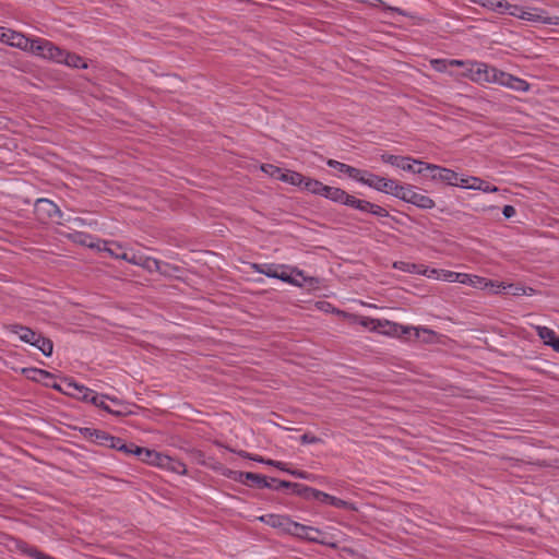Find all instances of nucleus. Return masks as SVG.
Returning <instances> with one entry per match:
<instances>
[{
  "label": "nucleus",
  "instance_id": "obj_1",
  "mask_svg": "<svg viewBox=\"0 0 559 559\" xmlns=\"http://www.w3.org/2000/svg\"><path fill=\"white\" fill-rule=\"evenodd\" d=\"M417 164V175L429 178L432 181L441 182L448 186L461 187L464 189L479 190L483 192H499V188L479 177L464 176L459 173L439 165L415 160Z\"/></svg>",
  "mask_w": 559,
  "mask_h": 559
},
{
  "label": "nucleus",
  "instance_id": "obj_2",
  "mask_svg": "<svg viewBox=\"0 0 559 559\" xmlns=\"http://www.w3.org/2000/svg\"><path fill=\"white\" fill-rule=\"evenodd\" d=\"M468 71L471 72V79L476 82L498 83L501 86L518 92H526L530 88V84L525 80L498 70L495 67H489L483 62L471 63Z\"/></svg>",
  "mask_w": 559,
  "mask_h": 559
},
{
  "label": "nucleus",
  "instance_id": "obj_3",
  "mask_svg": "<svg viewBox=\"0 0 559 559\" xmlns=\"http://www.w3.org/2000/svg\"><path fill=\"white\" fill-rule=\"evenodd\" d=\"M67 388L68 391H64V393L76 396L84 402H90L115 416H124L130 413L128 405L116 397L98 394L95 391L72 381L67 382Z\"/></svg>",
  "mask_w": 559,
  "mask_h": 559
},
{
  "label": "nucleus",
  "instance_id": "obj_4",
  "mask_svg": "<svg viewBox=\"0 0 559 559\" xmlns=\"http://www.w3.org/2000/svg\"><path fill=\"white\" fill-rule=\"evenodd\" d=\"M360 324L371 331H378L390 336H404L414 332L415 338L420 337V333L427 334L429 337L425 338V342H431V338L436 336V332L427 328H414L405 326L389 320L362 318Z\"/></svg>",
  "mask_w": 559,
  "mask_h": 559
},
{
  "label": "nucleus",
  "instance_id": "obj_5",
  "mask_svg": "<svg viewBox=\"0 0 559 559\" xmlns=\"http://www.w3.org/2000/svg\"><path fill=\"white\" fill-rule=\"evenodd\" d=\"M7 330L19 336L20 341L29 344L40 350L46 357L52 355L53 343L50 338L45 337L41 333L32 330L22 324H10Z\"/></svg>",
  "mask_w": 559,
  "mask_h": 559
},
{
  "label": "nucleus",
  "instance_id": "obj_6",
  "mask_svg": "<svg viewBox=\"0 0 559 559\" xmlns=\"http://www.w3.org/2000/svg\"><path fill=\"white\" fill-rule=\"evenodd\" d=\"M328 200L340 205L353 207L355 210H384L380 205L373 204L369 201L357 199L356 197L348 194L345 190L336 187L332 188L328 197Z\"/></svg>",
  "mask_w": 559,
  "mask_h": 559
},
{
  "label": "nucleus",
  "instance_id": "obj_7",
  "mask_svg": "<svg viewBox=\"0 0 559 559\" xmlns=\"http://www.w3.org/2000/svg\"><path fill=\"white\" fill-rule=\"evenodd\" d=\"M522 20L532 23H542L559 26V16H550L547 11L540 8L523 7Z\"/></svg>",
  "mask_w": 559,
  "mask_h": 559
},
{
  "label": "nucleus",
  "instance_id": "obj_8",
  "mask_svg": "<svg viewBox=\"0 0 559 559\" xmlns=\"http://www.w3.org/2000/svg\"><path fill=\"white\" fill-rule=\"evenodd\" d=\"M460 283L466 284V285H469V286H473V287L479 288V289L492 290L493 288H506L504 282L491 281V280H487L481 276L469 275V274H465V273H461Z\"/></svg>",
  "mask_w": 559,
  "mask_h": 559
},
{
  "label": "nucleus",
  "instance_id": "obj_9",
  "mask_svg": "<svg viewBox=\"0 0 559 559\" xmlns=\"http://www.w3.org/2000/svg\"><path fill=\"white\" fill-rule=\"evenodd\" d=\"M234 479L241 484L248 485L250 487L257 488H273V485L269 481V479L260 474L251 473V472H237Z\"/></svg>",
  "mask_w": 559,
  "mask_h": 559
},
{
  "label": "nucleus",
  "instance_id": "obj_10",
  "mask_svg": "<svg viewBox=\"0 0 559 559\" xmlns=\"http://www.w3.org/2000/svg\"><path fill=\"white\" fill-rule=\"evenodd\" d=\"M290 535L309 542L323 544V542L320 538L323 535V533L319 528L307 526L295 521L292 527Z\"/></svg>",
  "mask_w": 559,
  "mask_h": 559
},
{
  "label": "nucleus",
  "instance_id": "obj_11",
  "mask_svg": "<svg viewBox=\"0 0 559 559\" xmlns=\"http://www.w3.org/2000/svg\"><path fill=\"white\" fill-rule=\"evenodd\" d=\"M253 267L261 274L266 275L267 277L278 278L283 282L292 283L293 280L290 275L286 272V267L284 265L276 264H254Z\"/></svg>",
  "mask_w": 559,
  "mask_h": 559
},
{
  "label": "nucleus",
  "instance_id": "obj_12",
  "mask_svg": "<svg viewBox=\"0 0 559 559\" xmlns=\"http://www.w3.org/2000/svg\"><path fill=\"white\" fill-rule=\"evenodd\" d=\"M361 183L367 185L368 187L373 188L380 192L386 193L389 189H391L392 185L395 186V180L388 179L366 170Z\"/></svg>",
  "mask_w": 559,
  "mask_h": 559
},
{
  "label": "nucleus",
  "instance_id": "obj_13",
  "mask_svg": "<svg viewBox=\"0 0 559 559\" xmlns=\"http://www.w3.org/2000/svg\"><path fill=\"white\" fill-rule=\"evenodd\" d=\"M260 521L288 534H290L294 524V521L289 516L281 514H265L260 518Z\"/></svg>",
  "mask_w": 559,
  "mask_h": 559
},
{
  "label": "nucleus",
  "instance_id": "obj_14",
  "mask_svg": "<svg viewBox=\"0 0 559 559\" xmlns=\"http://www.w3.org/2000/svg\"><path fill=\"white\" fill-rule=\"evenodd\" d=\"M381 159L382 162L396 166L405 171L417 174V164L415 163L416 159H413L411 157L397 156L385 153L381 155Z\"/></svg>",
  "mask_w": 559,
  "mask_h": 559
},
{
  "label": "nucleus",
  "instance_id": "obj_15",
  "mask_svg": "<svg viewBox=\"0 0 559 559\" xmlns=\"http://www.w3.org/2000/svg\"><path fill=\"white\" fill-rule=\"evenodd\" d=\"M52 44L53 43L45 38H32L27 51L32 52L35 56L47 59L50 52L49 48L52 47Z\"/></svg>",
  "mask_w": 559,
  "mask_h": 559
},
{
  "label": "nucleus",
  "instance_id": "obj_16",
  "mask_svg": "<svg viewBox=\"0 0 559 559\" xmlns=\"http://www.w3.org/2000/svg\"><path fill=\"white\" fill-rule=\"evenodd\" d=\"M134 451L135 456H138L142 462L158 467L160 466V462L164 456L163 453L141 447L134 449Z\"/></svg>",
  "mask_w": 559,
  "mask_h": 559
},
{
  "label": "nucleus",
  "instance_id": "obj_17",
  "mask_svg": "<svg viewBox=\"0 0 559 559\" xmlns=\"http://www.w3.org/2000/svg\"><path fill=\"white\" fill-rule=\"evenodd\" d=\"M332 188L333 187L326 186L317 179L309 178L307 179L306 186H304L302 190L309 191L313 194L321 195L328 199Z\"/></svg>",
  "mask_w": 559,
  "mask_h": 559
},
{
  "label": "nucleus",
  "instance_id": "obj_18",
  "mask_svg": "<svg viewBox=\"0 0 559 559\" xmlns=\"http://www.w3.org/2000/svg\"><path fill=\"white\" fill-rule=\"evenodd\" d=\"M159 467L179 475L187 474V466L185 463L166 454H164Z\"/></svg>",
  "mask_w": 559,
  "mask_h": 559
},
{
  "label": "nucleus",
  "instance_id": "obj_19",
  "mask_svg": "<svg viewBox=\"0 0 559 559\" xmlns=\"http://www.w3.org/2000/svg\"><path fill=\"white\" fill-rule=\"evenodd\" d=\"M307 179H309V177H305L300 173L285 168L280 181L299 187L302 190L304 186H306Z\"/></svg>",
  "mask_w": 559,
  "mask_h": 559
},
{
  "label": "nucleus",
  "instance_id": "obj_20",
  "mask_svg": "<svg viewBox=\"0 0 559 559\" xmlns=\"http://www.w3.org/2000/svg\"><path fill=\"white\" fill-rule=\"evenodd\" d=\"M9 38L11 39L10 46L20 48L25 51L28 50V46H29L32 38H28L25 35H23L19 32H15V31H10Z\"/></svg>",
  "mask_w": 559,
  "mask_h": 559
},
{
  "label": "nucleus",
  "instance_id": "obj_21",
  "mask_svg": "<svg viewBox=\"0 0 559 559\" xmlns=\"http://www.w3.org/2000/svg\"><path fill=\"white\" fill-rule=\"evenodd\" d=\"M63 64H66L70 68H73V69H87L88 68V64L83 57H81L74 52H70V51H68V55H66V58L63 59Z\"/></svg>",
  "mask_w": 559,
  "mask_h": 559
},
{
  "label": "nucleus",
  "instance_id": "obj_22",
  "mask_svg": "<svg viewBox=\"0 0 559 559\" xmlns=\"http://www.w3.org/2000/svg\"><path fill=\"white\" fill-rule=\"evenodd\" d=\"M409 204H413L421 210H430L435 206V202L427 195L420 194L418 192H414V197L409 199Z\"/></svg>",
  "mask_w": 559,
  "mask_h": 559
},
{
  "label": "nucleus",
  "instance_id": "obj_23",
  "mask_svg": "<svg viewBox=\"0 0 559 559\" xmlns=\"http://www.w3.org/2000/svg\"><path fill=\"white\" fill-rule=\"evenodd\" d=\"M69 238L73 242L82 245V246H85V247H88V248L97 247L96 243L94 242L93 237L91 235H88V234H85V233L74 231L72 234H69Z\"/></svg>",
  "mask_w": 559,
  "mask_h": 559
},
{
  "label": "nucleus",
  "instance_id": "obj_24",
  "mask_svg": "<svg viewBox=\"0 0 559 559\" xmlns=\"http://www.w3.org/2000/svg\"><path fill=\"white\" fill-rule=\"evenodd\" d=\"M17 549L32 557V558H35V559H44V558H49V555L40 551L39 549H37L36 547H32V546H28L26 543L24 542H21L19 543L17 545Z\"/></svg>",
  "mask_w": 559,
  "mask_h": 559
},
{
  "label": "nucleus",
  "instance_id": "obj_25",
  "mask_svg": "<svg viewBox=\"0 0 559 559\" xmlns=\"http://www.w3.org/2000/svg\"><path fill=\"white\" fill-rule=\"evenodd\" d=\"M393 267L406 273L419 274L421 270V264L405 261H396L393 263Z\"/></svg>",
  "mask_w": 559,
  "mask_h": 559
},
{
  "label": "nucleus",
  "instance_id": "obj_26",
  "mask_svg": "<svg viewBox=\"0 0 559 559\" xmlns=\"http://www.w3.org/2000/svg\"><path fill=\"white\" fill-rule=\"evenodd\" d=\"M481 7L499 14H503V10L508 8L507 0H484Z\"/></svg>",
  "mask_w": 559,
  "mask_h": 559
},
{
  "label": "nucleus",
  "instance_id": "obj_27",
  "mask_svg": "<svg viewBox=\"0 0 559 559\" xmlns=\"http://www.w3.org/2000/svg\"><path fill=\"white\" fill-rule=\"evenodd\" d=\"M23 372L27 373V377L35 381H43L45 379L53 377L49 371L38 368L24 369Z\"/></svg>",
  "mask_w": 559,
  "mask_h": 559
},
{
  "label": "nucleus",
  "instance_id": "obj_28",
  "mask_svg": "<svg viewBox=\"0 0 559 559\" xmlns=\"http://www.w3.org/2000/svg\"><path fill=\"white\" fill-rule=\"evenodd\" d=\"M289 489H292L293 493L296 496L305 499H311V491L313 488L298 483H290Z\"/></svg>",
  "mask_w": 559,
  "mask_h": 559
},
{
  "label": "nucleus",
  "instance_id": "obj_29",
  "mask_svg": "<svg viewBox=\"0 0 559 559\" xmlns=\"http://www.w3.org/2000/svg\"><path fill=\"white\" fill-rule=\"evenodd\" d=\"M537 334L544 343L549 346H551L556 337L555 331L547 326H537Z\"/></svg>",
  "mask_w": 559,
  "mask_h": 559
},
{
  "label": "nucleus",
  "instance_id": "obj_30",
  "mask_svg": "<svg viewBox=\"0 0 559 559\" xmlns=\"http://www.w3.org/2000/svg\"><path fill=\"white\" fill-rule=\"evenodd\" d=\"M285 168H281L278 166H275L273 164H263L261 166V170L269 175L271 178L281 180L283 171Z\"/></svg>",
  "mask_w": 559,
  "mask_h": 559
},
{
  "label": "nucleus",
  "instance_id": "obj_31",
  "mask_svg": "<svg viewBox=\"0 0 559 559\" xmlns=\"http://www.w3.org/2000/svg\"><path fill=\"white\" fill-rule=\"evenodd\" d=\"M49 49L50 52L47 59L63 64V59L66 58V55H68V51L59 48L55 44H52V47H50Z\"/></svg>",
  "mask_w": 559,
  "mask_h": 559
},
{
  "label": "nucleus",
  "instance_id": "obj_32",
  "mask_svg": "<svg viewBox=\"0 0 559 559\" xmlns=\"http://www.w3.org/2000/svg\"><path fill=\"white\" fill-rule=\"evenodd\" d=\"M504 286H506V288H493L492 292L493 293L507 292L513 296H521V295L526 294L525 288L523 286H515L513 284H506V283H504Z\"/></svg>",
  "mask_w": 559,
  "mask_h": 559
},
{
  "label": "nucleus",
  "instance_id": "obj_33",
  "mask_svg": "<svg viewBox=\"0 0 559 559\" xmlns=\"http://www.w3.org/2000/svg\"><path fill=\"white\" fill-rule=\"evenodd\" d=\"M365 173H366V170H364V169H358L350 165H346L343 174H346L348 177H350L352 179H354L358 182H362Z\"/></svg>",
  "mask_w": 559,
  "mask_h": 559
},
{
  "label": "nucleus",
  "instance_id": "obj_34",
  "mask_svg": "<svg viewBox=\"0 0 559 559\" xmlns=\"http://www.w3.org/2000/svg\"><path fill=\"white\" fill-rule=\"evenodd\" d=\"M330 506H333V507H335L337 509H346V510H350V511H356L357 510V508L355 507L354 503L345 501V500H342V499H340L337 497H334V496H332V498H331Z\"/></svg>",
  "mask_w": 559,
  "mask_h": 559
},
{
  "label": "nucleus",
  "instance_id": "obj_35",
  "mask_svg": "<svg viewBox=\"0 0 559 559\" xmlns=\"http://www.w3.org/2000/svg\"><path fill=\"white\" fill-rule=\"evenodd\" d=\"M142 266L148 271H157L165 265H164L163 261H159V260L151 258V257H145L144 262L142 263Z\"/></svg>",
  "mask_w": 559,
  "mask_h": 559
},
{
  "label": "nucleus",
  "instance_id": "obj_36",
  "mask_svg": "<svg viewBox=\"0 0 559 559\" xmlns=\"http://www.w3.org/2000/svg\"><path fill=\"white\" fill-rule=\"evenodd\" d=\"M507 7L503 10V14H509L511 16L518 17L522 20L523 16V7L518 4H511L507 1Z\"/></svg>",
  "mask_w": 559,
  "mask_h": 559
},
{
  "label": "nucleus",
  "instance_id": "obj_37",
  "mask_svg": "<svg viewBox=\"0 0 559 559\" xmlns=\"http://www.w3.org/2000/svg\"><path fill=\"white\" fill-rule=\"evenodd\" d=\"M405 187H407V185H401L397 180H395V188L394 185H392L391 189H389L386 194H391L402 200L405 197Z\"/></svg>",
  "mask_w": 559,
  "mask_h": 559
},
{
  "label": "nucleus",
  "instance_id": "obj_38",
  "mask_svg": "<svg viewBox=\"0 0 559 559\" xmlns=\"http://www.w3.org/2000/svg\"><path fill=\"white\" fill-rule=\"evenodd\" d=\"M92 433H95V438L93 441L96 442L97 444L104 445V447H107L109 444L108 442H109L111 435H109L103 430L93 431Z\"/></svg>",
  "mask_w": 559,
  "mask_h": 559
},
{
  "label": "nucleus",
  "instance_id": "obj_39",
  "mask_svg": "<svg viewBox=\"0 0 559 559\" xmlns=\"http://www.w3.org/2000/svg\"><path fill=\"white\" fill-rule=\"evenodd\" d=\"M331 498H332L331 495H329L326 492H323V491H320L318 489L313 488L312 491H311V499H314V500H318V501H321V502L330 504Z\"/></svg>",
  "mask_w": 559,
  "mask_h": 559
},
{
  "label": "nucleus",
  "instance_id": "obj_40",
  "mask_svg": "<svg viewBox=\"0 0 559 559\" xmlns=\"http://www.w3.org/2000/svg\"><path fill=\"white\" fill-rule=\"evenodd\" d=\"M300 442L302 444H311V443H321L323 442L321 438L311 435L310 432H306L300 437Z\"/></svg>",
  "mask_w": 559,
  "mask_h": 559
},
{
  "label": "nucleus",
  "instance_id": "obj_41",
  "mask_svg": "<svg viewBox=\"0 0 559 559\" xmlns=\"http://www.w3.org/2000/svg\"><path fill=\"white\" fill-rule=\"evenodd\" d=\"M419 274L425 275L429 278H438V277H440L441 271H439L437 269H429V267L425 266L424 264H421V270H420Z\"/></svg>",
  "mask_w": 559,
  "mask_h": 559
},
{
  "label": "nucleus",
  "instance_id": "obj_42",
  "mask_svg": "<svg viewBox=\"0 0 559 559\" xmlns=\"http://www.w3.org/2000/svg\"><path fill=\"white\" fill-rule=\"evenodd\" d=\"M441 273L443 275V280L448 282H457L461 281V273L452 272V271H443L441 270Z\"/></svg>",
  "mask_w": 559,
  "mask_h": 559
},
{
  "label": "nucleus",
  "instance_id": "obj_43",
  "mask_svg": "<svg viewBox=\"0 0 559 559\" xmlns=\"http://www.w3.org/2000/svg\"><path fill=\"white\" fill-rule=\"evenodd\" d=\"M43 204H46L48 205L51 210H56V211H59V206L57 204H55L52 201L48 200V199H41V198H38L35 200V210H39V206L43 205Z\"/></svg>",
  "mask_w": 559,
  "mask_h": 559
},
{
  "label": "nucleus",
  "instance_id": "obj_44",
  "mask_svg": "<svg viewBox=\"0 0 559 559\" xmlns=\"http://www.w3.org/2000/svg\"><path fill=\"white\" fill-rule=\"evenodd\" d=\"M269 481L273 485L274 490H282L284 488H289L290 481L287 480H278L276 478H270Z\"/></svg>",
  "mask_w": 559,
  "mask_h": 559
},
{
  "label": "nucleus",
  "instance_id": "obj_45",
  "mask_svg": "<svg viewBox=\"0 0 559 559\" xmlns=\"http://www.w3.org/2000/svg\"><path fill=\"white\" fill-rule=\"evenodd\" d=\"M108 443L109 444L107 448L116 449L118 451H120V448L123 447V440L119 437L111 436Z\"/></svg>",
  "mask_w": 559,
  "mask_h": 559
},
{
  "label": "nucleus",
  "instance_id": "obj_46",
  "mask_svg": "<svg viewBox=\"0 0 559 559\" xmlns=\"http://www.w3.org/2000/svg\"><path fill=\"white\" fill-rule=\"evenodd\" d=\"M288 474L297 477V478H301V479H311L312 478V475L305 472V471H300V469H289L288 468Z\"/></svg>",
  "mask_w": 559,
  "mask_h": 559
},
{
  "label": "nucleus",
  "instance_id": "obj_47",
  "mask_svg": "<svg viewBox=\"0 0 559 559\" xmlns=\"http://www.w3.org/2000/svg\"><path fill=\"white\" fill-rule=\"evenodd\" d=\"M139 448L134 443H126L123 441V447L120 448V452H123L127 455H135L134 449Z\"/></svg>",
  "mask_w": 559,
  "mask_h": 559
},
{
  "label": "nucleus",
  "instance_id": "obj_48",
  "mask_svg": "<svg viewBox=\"0 0 559 559\" xmlns=\"http://www.w3.org/2000/svg\"><path fill=\"white\" fill-rule=\"evenodd\" d=\"M144 259H145V257H143L141 254H136L134 252H131L130 253L129 263L142 266V263L144 262Z\"/></svg>",
  "mask_w": 559,
  "mask_h": 559
},
{
  "label": "nucleus",
  "instance_id": "obj_49",
  "mask_svg": "<svg viewBox=\"0 0 559 559\" xmlns=\"http://www.w3.org/2000/svg\"><path fill=\"white\" fill-rule=\"evenodd\" d=\"M265 464L266 465H270V466H274L283 472H288V468L286 467V464L281 462V461H274V460H270L267 459V461H265Z\"/></svg>",
  "mask_w": 559,
  "mask_h": 559
},
{
  "label": "nucleus",
  "instance_id": "obj_50",
  "mask_svg": "<svg viewBox=\"0 0 559 559\" xmlns=\"http://www.w3.org/2000/svg\"><path fill=\"white\" fill-rule=\"evenodd\" d=\"M164 265L165 266H163L162 269L157 270V272H159L163 275H170L171 271H175V272L179 271L178 266H173L169 263L164 262Z\"/></svg>",
  "mask_w": 559,
  "mask_h": 559
},
{
  "label": "nucleus",
  "instance_id": "obj_51",
  "mask_svg": "<svg viewBox=\"0 0 559 559\" xmlns=\"http://www.w3.org/2000/svg\"><path fill=\"white\" fill-rule=\"evenodd\" d=\"M326 164L328 166L338 170L340 173H344V168L347 165L335 159H329Z\"/></svg>",
  "mask_w": 559,
  "mask_h": 559
},
{
  "label": "nucleus",
  "instance_id": "obj_52",
  "mask_svg": "<svg viewBox=\"0 0 559 559\" xmlns=\"http://www.w3.org/2000/svg\"><path fill=\"white\" fill-rule=\"evenodd\" d=\"M239 454L242 457H247V459H250L252 461H255V462H259V463H263V464H265V461H267V459H264V457L259 456V455H251L250 453H248L246 451H240Z\"/></svg>",
  "mask_w": 559,
  "mask_h": 559
},
{
  "label": "nucleus",
  "instance_id": "obj_53",
  "mask_svg": "<svg viewBox=\"0 0 559 559\" xmlns=\"http://www.w3.org/2000/svg\"><path fill=\"white\" fill-rule=\"evenodd\" d=\"M405 197L402 199V201L408 203L409 202V199H412V197H414V187L411 186V185H407V187H405Z\"/></svg>",
  "mask_w": 559,
  "mask_h": 559
},
{
  "label": "nucleus",
  "instance_id": "obj_54",
  "mask_svg": "<svg viewBox=\"0 0 559 559\" xmlns=\"http://www.w3.org/2000/svg\"><path fill=\"white\" fill-rule=\"evenodd\" d=\"M486 210H515V209L513 205H510V204H503V205L491 204Z\"/></svg>",
  "mask_w": 559,
  "mask_h": 559
},
{
  "label": "nucleus",
  "instance_id": "obj_55",
  "mask_svg": "<svg viewBox=\"0 0 559 559\" xmlns=\"http://www.w3.org/2000/svg\"><path fill=\"white\" fill-rule=\"evenodd\" d=\"M11 29H4L0 32V40L10 45L11 39L9 38Z\"/></svg>",
  "mask_w": 559,
  "mask_h": 559
},
{
  "label": "nucleus",
  "instance_id": "obj_56",
  "mask_svg": "<svg viewBox=\"0 0 559 559\" xmlns=\"http://www.w3.org/2000/svg\"><path fill=\"white\" fill-rule=\"evenodd\" d=\"M81 431H82V433H83L86 438H90L91 440H94V438H95V433H92V432H93V431H98V429L83 428Z\"/></svg>",
  "mask_w": 559,
  "mask_h": 559
},
{
  "label": "nucleus",
  "instance_id": "obj_57",
  "mask_svg": "<svg viewBox=\"0 0 559 559\" xmlns=\"http://www.w3.org/2000/svg\"><path fill=\"white\" fill-rule=\"evenodd\" d=\"M445 62H447V60H443V59H437V60H435V61H433L435 69H437V70L441 71V70H442V68H441L440 66H443V67H444V66H445Z\"/></svg>",
  "mask_w": 559,
  "mask_h": 559
},
{
  "label": "nucleus",
  "instance_id": "obj_58",
  "mask_svg": "<svg viewBox=\"0 0 559 559\" xmlns=\"http://www.w3.org/2000/svg\"><path fill=\"white\" fill-rule=\"evenodd\" d=\"M116 258L129 262L130 253L129 252L118 253V254H116Z\"/></svg>",
  "mask_w": 559,
  "mask_h": 559
},
{
  "label": "nucleus",
  "instance_id": "obj_59",
  "mask_svg": "<svg viewBox=\"0 0 559 559\" xmlns=\"http://www.w3.org/2000/svg\"><path fill=\"white\" fill-rule=\"evenodd\" d=\"M97 249L102 250V248L99 246L97 247ZM103 250L107 251L111 257H115V258H116V254L119 253V252H117V250H114L111 248L104 247Z\"/></svg>",
  "mask_w": 559,
  "mask_h": 559
},
{
  "label": "nucleus",
  "instance_id": "obj_60",
  "mask_svg": "<svg viewBox=\"0 0 559 559\" xmlns=\"http://www.w3.org/2000/svg\"><path fill=\"white\" fill-rule=\"evenodd\" d=\"M449 63H450L451 66H456V67H463V66H465V62H464V61H462V60H450V61H449Z\"/></svg>",
  "mask_w": 559,
  "mask_h": 559
},
{
  "label": "nucleus",
  "instance_id": "obj_61",
  "mask_svg": "<svg viewBox=\"0 0 559 559\" xmlns=\"http://www.w3.org/2000/svg\"><path fill=\"white\" fill-rule=\"evenodd\" d=\"M551 347L556 350V352H559V337L556 335L555 337V341L554 343H551Z\"/></svg>",
  "mask_w": 559,
  "mask_h": 559
},
{
  "label": "nucleus",
  "instance_id": "obj_62",
  "mask_svg": "<svg viewBox=\"0 0 559 559\" xmlns=\"http://www.w3.org/2000/svg\"><path fill=\"white\" fill-rule=\"evenodd\" d=\"M516 212H511V211H508V212H502L503 216L506 219H509L511 218L512 216L515 215Z\"/></svg>",
  "mask_w": 559,
  "mask_h": 559
},
{
  "label": "nucleus",
  "instance_id": "obj_63",
  "mask_svg": "<svg viewBox=\"0 0 559 559\" xmlns=\"http://www.w3.org/2000/svg\"><path fill=\"white\" fill-rule=\"evenodd\" d=\"M391 10H393V11L397 12V13H399V14H401V15H406V12H405V11H403L402 9H399V8H391Z\"/></svg>",
  "mask_w": 559,
  "mask_h": 559
},
{
  "label": "nucleus",
  "instance_id": "obj_64",
  "mask_svg": "<svg viewBox=\"0 0 559 559\" xmlns=\"http://www.w3.org/2000/svg\"><path fill=\"white\" fill-rule=\"evenodd\" d=\"M472 3L483 5L484 0H468Z\"/></svg>",
  "mask_w": 559,
  "mask_h": 559
}]
</instances>
